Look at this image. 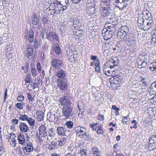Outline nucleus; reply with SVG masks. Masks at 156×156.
I'll return each instance as SVG.
<instances>
[{
    "instance_id": "32",
    "label": "nucleus",
    "mask_w": 156,
    "mask_h": 156,
    "mask_svg": "<svg viewBox=\"0 0 156 156\" xmlns=\"http://www.w3.org/2000/svg\"><path fill=\"white\" fill-rule=\"evenodd\" d=\"M44 113L41 111H39V114L37 116L36 118L38 121H42L44 119Z\"/></svg>"
},
{
    "instance_id": "19",
    "label": "nucleus",
    "mask_w": 156,
    "mask_h": 156,
    "mask_svg": "<svg viewBox=\"0 0 156 156\" xmlns=\"http://www.w3.org/2000/svg\"><path fill=\"white\" fill-rule=\"evenodd\" d=\"M128 34L125 33L118 30L117 33V37L123 41H125L127 38V36Z\"/></svg>"
},
{
    "instance_id": "47",
    "label": "nucleus",
    "mask_w": 156,
    "mask_h": 156,
    "mask_svg": "<svg viewBox=\"0 0 156 156\" xmlns=\"http://www.w3.org/2000/svg\"><path fill=\"white\" fill-rule=\"evenodd\" d=\"M5 151L3 145L0 144V156Z\"/></svg>"
},
{
    "instance_id": "2",
    "label": "nucleus",
    "mask_w": 156,
    "mask_h": 156,
    "mask_svg": "<svg viewBox=\"0 0 156 156\" xmlns=\"http://www.w3.org/2000/svg\"><path fill=\"white\" fill-rule=\"evenodd\" d=\"M73 108L69 105L63 106L62 109V113L66 119H73L75 116L74 113L72 111Z\"/></svg>"
},
{
    "instance_id": "16",
    "label": "nucleus",
    "mask_w": 156,
    "mask_h": 156,
    "mask_svg": "<svg viewBox=\"0 0 156 156\" xmlns=\"http://www.w3.org/2000/svg\"><path fill=\"white\" fill-rule=\"evenodd\" d=\"M39 134L41 136L44 137L47 136V131L45 126L41 125L39 127Z\"/></svg>"
},
{
    "instance_id": "56",
    "label": "nucleus",
    "mask_w": 156,
    "mask_h": 156,
    "mask_svg": "<svg viewBox=\"0 0 156 156\" xmlns=\"http://www.w3.org/2000/svg\"><path fill=\"white\" fill-rule=\"evenodd\" d=\"M24 99L23 96L22 95H19L18 96L17 99L19 101H22L24 100Z\"/></svg>"
},
{
    "instance_id": "21",
    "label": "nucleus",
    "mask_w": 156,
    "mask_h": 156,
    "mask_svg": "<svg viewBox=\"0 0 156 156\" xmlns=\"http://www.w3.org/2000/svg\"><path fill=\"white\" fill-rule=\"evenodd\" d=\"M90 153L93 154V156H100V151L98 147H96L92 148L90 151Z\"/></svg>"
},
{
    "instance_id": "33",
    "label": "nucleus",
    "mask_w": 156,
    "mask_h": 156,
    "mask_svg": "<svg viewBox=\"0 0 156 156\" xmlns=\"http://www.w3.org/2000/svg\"><path fill=\"white\" fill-rule=\"evenodd\" d=\"M94 65L95 66V71L98 73H100L101 71L100 61L98 60L97 62H95Z\"/></svg>"
},
{
    "instance_id": "55",
    "label": "nucleus",
    "mask_w": 156,
    "mask_h": 156,
    "mask_svg": "<svg viewBox=\"0 0 156 156\" xmlns=\"http://www.w3.org/2000/svg\"><path fill=\"white\" fill-rule=\"evenodd\" d=\"M78 109H80V111L79 112V113L78 114V116L80 118H82L84 114V112L83 111H80V108H79Z\"/></svg>"
},
{
    "instance_id": "9",
    "label": "nucleus",
    "mask_w": 156,
    "mask_h": 156,
    "mask_svg": "<svg viewBox=\"0 0 156 156\" xmlns=\"http://www.w3.org/2000/svg\"><path fill=\"white\" fill-rule=\"evenodd\" d=\"M112 29L109 30H107L105 32V34L104 36V39L106 41L108 40L111 39L114 34V30H115L113 27H112Z\"/></svg>"
},
{
    "instance_id": "11",
    "label": "nucleus",
    "mask_w": 156,
    "mask_h": 156,
    "mask_svg": "<svg viewBox=\"0 0 156 156\" xmlns=\"http://www.w3.org/2000/svg\"><path fill=\"white\" fill-rule=\"evenodd\" d=\"M33 150H35L31 143H28L23 149V151L27 155L29 154V152L32 151Z\"/></svg>"
},
{
    "instance_id": "50",
    "label": "nucleus",
    "mask_w": 156,
    "mask_h": 156,
    "mask_svg": "<svg viewBox=\"0 0 156 156\" xmlns=\"http://www.w3.org/2000/svg\"><path fill=\"white\" fill-rule=\"evenodd\" d=\"M23 103H18L16 104L15 106L18 108L20 109H23Z\"/></svg>"
},
{
    "instance_id": "24",
    "label": "nucleus",
    "mask_w": 156,
    "mask_h": 156,
    "mask_svg": "<svg viewBox=\"0 0 156 156\" xmlns=\"http://www.w3.org/2000/svg\"><path fill=\"white\" fill-rule=\"evenodd\" d=\"M58 141L54 140H52L51 141L50 144H49V145L50 147H49L50 149L52 150L58 148Z\"/></svg>"
},
{
    "instance_id": "25",
    "label": "nucleus",
    "mask_w": 156,
    "mask_h": 156,
    "mask_svg": "<svg viewBox=\"0 0 156 156\" xmlns=\"http://www.w3.org/2000/svg\"><path fill=\"white\" fill-rule=\"evenodd\" d=\"M52 49L55 53L58 55L62 53L61 48L58 44H55V46L52 48Z\"/></svg>"
},
{
    "instance_id": "35",
    "label": "nucleus",
    "mask_w": 156,
    "mask_h": 156,
    "mask_svg": "<svg viewBox=\"0 0 156 156\" xmlns=\"http://www.w3.org/2000/svg\"><path fill=\"white\" fill-rule=\"evenodd\" d=\"M142 57L144 58L143 61H140L139 62V63H141V65L142 67H143V68H145L147 65V59L146 58H145V56L142 55Z\"/></svg>"
},
{
    "instance_id": "28",
    "label": "nucleus",
    "mask_w": 156,
    "mask_h": 156,
    "mask_svg": "<svg viewBox=\"0 0 156 156\" xmlns=\"http://www.w3.org/2000/svg\"><path fill=\"white\" fill-rule=\"evenodd\" d=\"M149 90L152 91L154 94L156 93V81L152 83L149 87Z\"/></svg>"
},
{
    "instance_id": "13",
    "label": "nucleus",
    "mask_w": 156,
    "mask_h": 156,
    "mask_svg": "<svg viewBox=\"0 0 156 156\" xmlns=\"http://www.w3.org/2000/svg\"><path fill=\"white\" fill-rule=\"evenodd\" d=\"M140 82L142 83V89H145L149 85V83L147 81V78L140 77Z\"/></svg>"
},
{
    "instance_id": "27",
    "label": "nucleus",
    "mask_w": 156,
    "mask_h": 156,
    "mask_svg": "<svg viewBox=\"0 0 156 156\" xmlns=\"http://www.w3.org/2000/svg\"><path fill=\"white\" fill-rule=\"evenodd\" d=\"M30 68L31 72L32 73V76L34 77H36L37 75V72L34 65L33 64L31 63Z\"/></svg>"
},
{
    "instance_id": "37",
    "label": "nucleus",
    "mask_w": 156,
    "mask_h": 156,
    "mask_svg": "<svg viewBox=\"0 0 156 156\" xmlns=\"http://www.w3.org/2000/svg\"><path fill=\"white\" fill-rule=\"evenodd\" d=\"M119 31H122V32L127 34H129V30L128 27L126 26H122L119 29Z\"/></svg>"
},
{
    "instance_id": "14",
    "label": "nucleus",
    "mask_w": 156,
    "mask_h": 156,
    "mask_svg": "<svg viewBox=\"0 0 156 156\" xmlns=\"http://www.w3.org/2000/svg\"><path fill=\"white\" fill-rule=\"evenodd\" d=\"M19 127L20 130L23 132H26L29 130V127L24 122H20Z\"/></svg>"
},
{
    "instance_id": "8",
    "label": "nucleus",
    "mask_w": 156,
    "mask_h": 156,
    "mask_svg": "<svg viewBox=\"0 0 156 156\" xmlns=\"http://www.w3.org/2000/svg\"><path fill=\"white\" fill-rule=\"evenodd\" d=\"M47 39L49 41L52 40H54L57 41H58L59 39L56 33L54 31H51L47 34Z\"/></svg>"
},
{
    "instance_id": "61",
    "label": "nucleus",
    "mask_w": 156,
    "mask_h": 156,
    "mask_svg": "<svg viewBox=\"0 0 156 156\" xmlns=\"http://www.w3.org/2000/svg\"><path fill=\"white\" fill-rule=\"evenodd\" d=\"M63 5H67V6H69V2L68 0H63V3L62 4Z\"/></svg>"
},
{
    "instance_id": "43",
    "label": "nucleus",
    "mask_w": 156,
    "mask_h": 156,
    "mask_svg": "<svg viewBox=\"0 0 156 156\" xmlns=\"http://www.w3.org/2000/svg\"><path fill=\"white\" fill-rule=\"evenodd\" d=\"M129 117V115L127 116L126 117H125L122 119V122L124 124L125 123L126 124L128 122H129L128 118Z\"/></svg>"
},
{
    "instance_id": "10",
    "label": "nucleus",
    "mask_w": 156,
    "mask_h": 156,
    "mask_svg": "<svg viewBox=\"0 0 156 156\" xmlns=\"http://www.w3.org/2000/svg\"><path fill=\"white\" fill-rule=\"evenodd\" d=\"M75 131L76 134H79V136H83L86 135L87 129L83 127L78 126L75 128Z\"/></svg>"
},
{
    "instance_id": "63",
    "label": "nucleus",
    "mask_w": 156,
    "mask_h": 156,
    "mask_svg": "<svg viewBox=\"0 0 156 156\" xmlns=\"http://www.w3.org/2000/svg\"><path fill=\"white\" fill-rule=\"evenodd\" d=\"M112 108L113 109L116 111H119L120 109L118 108L115 105H113L112 106Z\"/></svg>"
},
{
    "instance_id": "57",
    "label": "nucleus",
    "mask_w": 156,
    "mask_h": 156,
    "mask_svg": "<svg viewBox=\"0 0 156 156\" xmlns=\"http://www.w3.org/2000/svg\"><path fill=\"white\" fill-rule=\"evenodd\" d=\"M124 41L122 40V41H120L117 44V45L118 46V47L119 48L122 46H123Z\"/></svg>"
},
{
    "instance_id": "46",
    "label": "nucleus",
    "mask_w": 156,
    "mask_h": 156,
    "mask_svg": "<svg viewBox=\"0 0 156 156\" xmlns=\"http://www.w3.org/2000/svg\"><path fill=\"white\" fill-rule=\"evenodd\" d=\"M90 59L93 61H95V62H97V61H100L99 59H98V57L96 55H91L90 57Z\"/></svg>"
},
{
    "instance_id": "30",
    "label": "nucleus",
    "mask_w": 156,
    "mask_h": 156,
    "mask_svg": "<svg viewBox=\"0 0 156 156\" xmlns=\"http://www.w3.org/2000/svg\"><path fill=\"white\" fill-rule=\"evenodd\" d=\"M18 140L20 144H24L25 142V136L23 135L20 134L18 136Z\"/></svg>"
},
{
    "instance_id": "6",
    "label": "nucleus",
    "mask_w": 156,
    "mask_h": 156,
    "mask_svg": "<svg viewBox=\"0 0 156 156\" xmlns=\"http://www.w3.org/2000/svg\"><path fill=\"white\" fill-rule=\"evenodd\" d=\"M55 75L58 77L57 80H65L66 77V72L61 69H57L55 71Z\"/></svg>"
},
{
    "instance_id": "53",
    "label": "nucleus",
    "mask_w": 156,
    "mask_h": 156,
    "mask_svg": "<svg viewBox=\"0 0 156 156\" xmlns=\"http://www.w3.org/2000/svg\"><path fill=\"white\" fill-rule=\"evenodd\" d=\"M42 22L44 25L47 24L48 23L49 20L46 17L43 18L42 20Z\"/></svg>"
},
{
    "instance_id": "3",
    "label": "nucleus",
    "mask_w": 156,
    "mask_h": 156,
    "mask_svg": "<svg viewBox=\"0 0 156 156\" xmlns=\"http://www.w3.org/2000/svg\"><path fill=\"white\" fill-rule=\"evenodd\" d=\"M148 144L147 145V147L148 150L151 151L156 148V135H152L149 140Z\"/></svg>"
},
{
    "instance_id": "45",
    "label": "nucleus",
    "mask_w": 156,
    "mask_h": 156,
    "mask_svg": "<svg viewBox=\"0 0 156 156\" xmlns=\"http://www.w3.org/2000/svg\"><path fill=\"white\" fill-rule=\"evenodd\" d=\"M151 44H155L156 43V35L153 34L152 35V38L151 39Z\"/></svg>"
},
{
    "instance_id": "22",
    "label": "nucleus",
    "mask_w": 156,
    "mask_h": 156,
    "mask_svg": "<svg viewBox=\"0 0 156 156\" xmlns=\"http://www.w3.org/2000/svg\"><path fill=\"white\" fill-rule=\"evenodd\" d=\"M32 23L34 25H38L40 21V19L35 14H33L31 17Z\"/></svg>"
},
{
    "instance_id": "23",
    "label": "nucleus",
    "mask_w": 156,
    "mask_h": 156,
    "mask_svg": "<svg viewBox=\"0 0 156 156\" xmlns=\"http://www.w3.org/2000/svg\"><path fill=\"white\" fill-rule=\"evenodd\" d=\"M111 12V10L110 8L108 7H104L103 9V11L101 12V14L104 17H105L109 15Z\"/></svg>"
},
{
    "instance_id": "52",
    "label": "nucleus",
    "mask_w": 156,
    "mask_h": 156,
    "mask_svg": "<svg viewBox=\"0 0 156 156\" xmlns=\"http://www.w3.org/2000/svg\"><path fill=\"white\" fill-rule=\"evenodd\" d=\"M16 140L15 139L12 138V142L10 143L11 145L13 147H15L16 145Z\"/></svg>"
},
{
    "instance_id": "38",
    "label": "nucleus",
    "mask_w": 156,
    "mask_h": 156,
    "mask_svg": "<svg viewBox=\"0 0 156 156\" xmlns=\"http://www.w3.org/2000/svg\"><path fill=\"white\" fill-rule=\"evenodd\" d=\"M110 23H109L112 24L113 26V27L115 25H116L118 24V22L116 20L113 18H111L110 19Z\"/></svg>"
},
{
    "instance_id": "4",
    "label": "nucleus",
    "mask_w": 156,
    "mask_h": 156,
    "mask_svg": "<svg viewBox=\"0 0 156 156\" xmlns=\"http://www.w3.org/2000/svg\"><path fill=\"white\" fill-rule=\"evenodd\" d=\"M51 66L55 69H59L62 67L63 62L61 60L55 58L51 60Z\"/></svg>"
},
{
    "instance_id": "51",
    "label": "nucleus",
    "mask_w": 156,
    "mask_h": 156,
    "mask_svg": "<svg viewBox=\"0 0 156 156\" xmlns=\"http://www.w3.org/2000/svg\"><path fill=\"white\" fill-rule=\"evenodd\" d=\"M123 2H124L122 1L119 4H117L116 6L120 9H123Z\"/></svg>"
},
{
    "instance_id": "1",
    "label": "nucleus",
    "mask_w": 156,
    "mask_h": 156,
    "mask_svg": "<svg viewBox=\"0 0 156 156\" xmlns=\"http://www.w3.org/2000/svg\"><path fill=\"white\" fill-rule=\"evenodd\" d=\"M145 20L141 17H139L137 22L138 26L141 30L145 31L148 30L151 28L153 24L152 20Z\"/></svg>"
},
{
    "instance_id": "34",
    "label": "nucleus",
    "mask_w": 156,
    "mask_h": 156,
    "mask_svg": "<svg viewBox=\"0 0 156 156\" xmlns=\"http://www.w3.org/2000/svg\"><path fill=\"white\" fill-rule=\"evenodd\" d=\"M81 22L80 20L78 19L77 18H73V26L75 28L77 27V26Z\"/></svg>"
},
{
    "instance_id": "41",
    "label": "nucleus",
    "mask_w": 156,
    "mask_h": 156,
    "mask_svg": "<svg viewBox=\"0 0 156 156\" xmlns=\"http://www.w3.org/2000/svg\"><path fill=\"white\" fill-rule=\"evenodd\" d=\"M27 95L29 102H32L34 100V98L32 97V94L30 92H27Z\"/></svg>"
},
{
    "instance_id": "26",
    "label": "nucleus",
    "mask_w": 156,
    "mask_h": 156,
    "mask_svg": "<svg viewBox=\"0 0 156 156\" xmlns=\"http://www.w3.org/2000/svg\"><path fill=\"white\" fill-rule=\"evenodd\" d=\"M66 130V129L62 127H58L57 129L58 135L63 136L65 135Z\"/></svg>"
},
{
    "instance_id": "31",
    "label": "nucleus",
    "mask_w": 156,
    "mask_h": 156,
    "mask_svg": "<svg viewBox=\"0 0 156 156\" xmlns=\"http://www.w3.org/2000/svg\"><path fill=\"white\" fill-rule=\"evenodd\" d=\"M58 145L60 147L66 144L67 143V140L66 138H62L58 141Z\"/></svg>"
},
{
    "instance_id": "29",
    "label": "nucleus",
    "mask_w": 156,
    "mask_h": 156,
    "mask_svg": "<svg viewBox=\"0 0 156 156\" xmlns=\"http://www.w3.org/2000/svg\"><path fill=\"white\" fill-rule=\"evenodd\" d=\"M149 69L151 71L154 72H156V62H151L150 64Z\"/></svg>"
},
{
    "instance_id": "59",
    "label": "nucleus",
    "mask_w": 156,
    "mask_h": 156,
    "mask_svg": "<svg viewBox=\"0 0 156 156\" xmlns=\"http://www.w3.org/2000/svg\"><path fill=\"white\" fill-rule=\"evenodd\" d=\"M38 43L37 42V39L35 38V40H34V46L35 47V48H38Z\"/></svg>"
},
{
    "instance_id": "62",
    "label": "nucleus",
    "mask_w": 156,
    "mask_h": 156,
    "mask_svg": "<svg viewBox=\"0 0 156 156\" xmlns=\"http://www.w3.org/2000/svg\"><path fill=\"white\" fill-rule=\"evenodd\" d=\"M12 122L14 125H17L18 123V120L16 119H13Z\"/></svg>"
},
{
    "instance_id": "44",
    "label": "nucleus",
    "mask_w": 156,
    "mask_h": 156,
    "mask_svg": "<svg viewBox=\"0 0 156 156\" xmlns=\"http://www.w3.org/2000/svg\"><path fill=\"white\" fill-rule=\"evenodd\" d=\"M136 36L133 34H130L128 36V38L127 40H132L135 39Z\"/></svg>"
},
{
    "instance_id": "40",
    "label": "nucleus",
    "mask_w": 156,
    "mask_h": 156,
    "mask_svg": "<svg viewBox=\"0 0 156 156\" xmlns=\"http://www.w3.org/2000/svg\"><path fill=\"white\" fill-rule=\"evenodd\" d=\"M65 125L67 126L68 128L71 129L73 127V123L71 121H67L66 122Z\"/></svg>"
},
{
    "instance_id": "58",
    "label": "nucleus",
    "mask_w": 156,
    "mask_h": 156,
    "mask_svg": "<svg viewBox=\"0 0 156 156\" xmlns=\"http://www.w3.org/2000/svg\"><path fill=\"white\" fill-rule=\"evenodd\" d=\"M98 120L100 121L103 120L104 119V116L103 115H99L98 116Z\"/></svg>"
},
{
    "instance_id": "60",
    "label": "nucleus",
    "mask_w": 156,
    "mask_h": 156,
    "mask_svg": "<svg viewBox=\"0 0 156 156\" xmlns=\"http://www.w3.org/2000/svg\"><path fill=\"white\" fill-rule=\"evenodd\" d=\"M25 67L26 68V70L24 71V73H27L29 70V63H26L25 65Z\"/></svg>"
},
{
    "instance_id": "64",
    "label": "nucleus",
    "mask_w": 156,
    "mask_h": 156,
    "mask_svg": "<svg viewBox=\"0 0 156 156\" xmlns=\"http://www.w3.org/2000/svg\"><path fill=\"white\" fill-rule=\"evenodd\" d=\"M45 34V32L44 31V29H43V30H42L41 32V33L40 35L43 38L44 37Z\"/></svg>"
},
{
    "instance_id": "49",
    "label": "nucleus",
    "mask_w": 156,
    "mask_h": 156,
    "mask_svg": "<svg viewBox=\"0 0 156 156\" xmlns=\"http://www.w3.org/2000/svg\"><path fill=\"white\" fill-rule=\"evenodd\" d=\"M83 30L79 29V30L76 32L77 36L79 37H81L83 35Z\"/></svg>"
},
{
    "instance_id": "15",
    "label": "nucleus",
    "mask_w": 156,
    "mask_h": 156,
    "mask_svg": "<svg viewBox=\"0 0 156 156\" xmlns=\"http://www.w3.org/2000/svg\"><path fill=\"white\" fill-rule=\"evenodd\" d=\"M34 32L32 29L30 30L29 33L25 37L27 39L28 38L29 41L30 43H32L34 41Z\"/></svg>"
},
{
    "instance_id": "54",
    "label": "nucleus",
    "mask_w": 156,
    "mask_h": 156,
    "mask_svg": "<svg viewBox=\"0 0 156 156\" xmlns=\"http://www.w3.org/2000/svg\"><path fill=\"white\" fill-rule=\"evenodd\" d=\"M76 28H78L79 29L83 30L84 28V25L83 24L81 23V22L78 25Z\"/></svg>"
},
{
    "instance_id": "39",
    "label": "nucleus",
    "mask_w": 156,
    "mask_h": 156,
    "mask_svg": "<svg viewBox=\"0 0 156 156\" xmlns=\"http://www.w3.org/2000/svg\"><path fill=\"white\" fill-rule=\"evenodd\" d=\"M19 119L23 121H27L28 117L25 114L20 115L19 117Z\"/></svg>"
},
{
    "instance_id": "17",
    "label": "nucleus",
    "mask_w": 156,
    "mask_h": 156,
    "mask_svg": "<svg viewBox=\"0 0 156 156\" xmlns=\"http://www.w3.org/2000/svg\"><path fill=\"white\" fill-rule=\"evenodd\" d=\"M67 97L63 96L60 98V104L62 105H70V101L69 99H67Z\"/></svg>"
},
{
    "instance_id": "36",
    "label": "nucleus",
    "mask_w": 156,
    "mask_h": 156,
    "mask_svg": "<svg viewBox=\"0 0 156 156\" xmlns=\"http://www.w3.org/2000/svg\"><path fill=\"white\" fill-rule=\"evenodd\" d=\"M27 121L30 126L33 127L34 126L35 122V120L31 117H29Z\"/></svg>"
},
{
    "instance_id": "48",
    "label": "nucleus",
    "mask_w": 156,
    "mask_h": 156,
    "mask_svg": "<svg viewBox=\"0 0 156 156\" xmlns=\"http://www.w3.org/2000/svg\"><path fill=\"white\" fill-rule=\"evenodd\" d=\"M37 68L38 72L40 73L41 70V63L39 62L37 63Z\"/></svg>"
},
{
    "instance_id": "20",
    "label": "nucleus",
    "mask_w": 156,
    "mask_h": 156,
    "mask_svg": "<svg viewBox=\"0 0 156 156\" xmlns=\"http://www.w3.org/2000/svg\"><path fill=\"white\" fill-rule=\"evenodd\" d=\"M142 14L143 15V16L142 18L145 20H153V18L151 16V13L149 12L148 11H144L142 12Z\"/></svg>"
},
{
    "instance_id": "12",
    "label": "nucleus",
    "mask_w": 156,
    "mask_h": 156,
    "mask_svg": "<svg viewBox=\"0 0 156 156\" xmlns=\"http://www.w3.org/2000/svg\"><path fill=\"white\" fill-rule=\"evenodd\" d=\"M111 83L115 85L119 84L122 81V78L119 75H116L112 77L111 79Z\"/></svg>"
},
{
    "instance_id": "5",
    "label": "nucleus",
    "mask_w": 156,
    "mask_h": 156,
    "mask_svg": "<svg viewBox=\"0 0 156 156\" xmlns=\"http://www.w3.org/2000/svg\"><path fill=\"white\" fill-rule=\"evenodd\" d=\"M57 85L60 90L65 91L68 89V84L65 80H57Z\"/></svg>"
},
{
    "instance_id": "42",
    "label": "nucleus",
    "mask_w": 156,
    "mask_h": 156,
    "mask_svg": "<svg viewBox=\"0 0 156 156\" xmlns=\"http://www.w3.org/2000/svg\"><path fill=\"white\" fill-rule=\"evenodd\" d=\"M97 128H98L97 131V133L98 134H103L104 132L102 130V126L101 125L100 126L97 127Z\"/></svg>"
},
{
    "instance_id": "18",
    "label": "nucleus",
    "mask_w": 156,
    "mask_h": 156,
    "mask_svg": "<svg viewBox=\"0 0 156 156\" xmlns=\"http://www.w3.org/2000/svg\"><path fill=\"white\" fill-rule=\"evenodd\" d=\"M33 46L31 44H29L27 48V55L28 58L29 59L30 56H32L33 54Z\"/></svg>"
},
{
    "instance_id": "7",
    "label": "nucleus",
    "mask_w": 156,
    "mask_h": 156,
    "mask_svg": "<svg viewBox=\"0 0 156 156\" xmlns=\"http://www.w3.org/2000/svg\"><path fill=\"white\" fill-rule=\"evenodd\" d=\"M126 42L128 45L132 47V51L134 52H136L138 51V48L137 46V41L136 39L132 40H127Z\"/></svg>"
}]
</instances>
